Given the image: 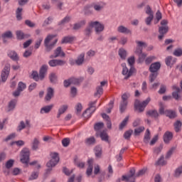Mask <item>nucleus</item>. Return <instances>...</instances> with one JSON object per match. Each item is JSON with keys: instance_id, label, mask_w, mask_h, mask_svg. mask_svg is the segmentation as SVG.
Returning a JSON list of instances; mask_svg holds the SVG:
<instances>
[{"instance_id": "nucleus-19", "label": "nucleus", "mask_w": 182, "mask_h": 182, "mask_svg": "<svg viewBox=\"0 0 182 182\" xmlns=\"http://www.w3.org/2000/svg\"><path fill=\"white\" fill-rule=\"evenodd\" d=\"M96 102L97 101H94V102H91L89 104V107L82 113V116L83 117H87L86 116V113L88 112L89 110H90V109H93L92 112H89V114H92V113H94L96 111V107H95V105H96Z\"/></svg>"}, {"instance_id": "nucleus-26", "label": "nucleus", "mask_w": 182, "mask_h": 182, "mask_svg": "<svg viewBox=\"0 0 182 182\" xmlns=\"http://www.w3.org/2000/svg\"><path fill=\"white\" fill-rule=\"evenodd\" d=\"M8 56L10 58V59H11V60H19V56L18 55V53H16L14 50L9 51L8 53Z\"/></svg>"}, {"instance_id": "nucleus-27", "label": "nucleus", "mask_w": 182, "mask_h": 182, "mask_svg": "<svg viewBox=\"0 0 182 182\" xmlns=\"http://www.w3.org/2000/svg\"><path fill=\"white\" fill-rule=\"evenodd\" d=\"M85 144H87V146H93L96 144V138H95V136H90L89 138H87L85 140Z\"/></svg>"}, {"instance_id": "nucleus-32", "label": "nucleus", "mask_w": 182, "mask_h": 182, "mask_svg": "<svg viewBox=\"0 0 182 182\" xmlns=\"http://www.w3.org/2000/svg\"><path fill=\"white\" fill-rule=\"evenodd\" d=\"M68 107H69L66 105H62L58 109V113L57 114V118L59 119V117H60V115L63 114V113H65L66 112V110H68Z\"/></svg>"}, {"instance_id": "nucleus-29", "label": "nucleus", "mask_w": 182, "mask_h": 182, "mask_svg": "<svg viewBox=\"0 0 182 182\" xmlns=\"http://www.w3.org/2000/svg\"><path fill=\"white\" fill-rule=\"evenodd\" d=\"M85 25H86V20H82L79 23H75L73 29H74V31H77L82 26H85Z\"/></svg>"}, {"instance_id": "nucleus-64", "label": "nucleus", "mask_w": 182, "mask_h": 182, "mask_svg": "<svg viewBox=\"0 0 182 182\" xmlns=\"http://www.w3.org/2000/svg\"><path fill=\"white\" fill-rule=\"evenodd\" d=\"M26 88V84L22 82H19L18 85V88L20 91L23 92V90L24 89Z\"/></svg>"}, {"instance_id": "nucleus-21", "label": "nucleus", "mask_w": 182, "mask_h": 182, "mask_svg": "<svg viewBox=\"0 0 182 182\" xmlns=\"http://www.w3.org/2000/svg\"><path fill=\"white\" fill-rule=\"evenodd\" d=\"M91 23H96L93 26V28H95V32L97 33H99L100 32H103V31L105 30V26L99 23L98 21H91Z\"/></svg>"}, {"instance_id": "nucleus-12", "label": "nucleus", "mask_w": 182, "mask_h": 182, "mask_svg": "<svg viewBox=\"0 0 182 182\" xmlns=\"http://www.w3.org/2000/svg\"><path fill=\"white\" fill-rule=\"evenodd\" d=\"M172 89L173 90H175L172 92V97L177 102H178V100H182L181 96L179 94L180 92H181L180 87H177L176 85H173Z\"/></svg>"}, {"instance_id": "nucleus-57", "label": "nucleus", "mask_w": 182, "mask_h": 182, "mask_svg": "<svg viewBox=\"0 0 182 182\" xmlns=\"http://www.w3.org/2000/svg\"><path fill=\"white\" fill-rule=\"evenodd\" d=\"M70 19H72V18L67 16L59 23V25H65V23H68V22H70Z\"/></svg>"}, {"instance_id": "nucleus-41", "label": "nucleus", "mask_w": 182, "mask_h": 182, "mask_svg": "<svg viewBox=\"0 0 182 182\" xmlns=\"http://www.w3.org/2000/svg\"><path fill=\"white\" fill-rule=\"evenodd\" d=\"M83 62H85V53H81L75 60V63L80 66Z\"/></svg>"}, {"instance_id": "nucleus-56", "label": "nucleus", "mask_w": 182, "mask_h": 182, "mask_svg": "<svg viewBox=\"0 0 182 182\" xmlns=\"http://www.w3.org/2000/svg\"><path fill=\"white\" fill-rule=\"evenodd\" d=\"M181 173H182V166H179L176 169L173 176L176 178L180 177V176H181Z\"/></svg>"}, {"instance_id": "nucleus-53", "label": "nucleus", "mask_w": 182, "mask_h": 182, "mask_svg": "<svg viewBox=\"0 0 182 182\" xmlns=\"http://www.w3.org/2000/svg\"><path fill=\"white\" fill-rule=\"evenodd\" d=\"M159 113L161 115L166 114V108L164 107V105H163V103L159 104Z\"/></svg>"}, {"instance_id": "nucleus-60", "label": "nucleus", "mask_w": 182, "mask_h": 182, "mask_svg": "<svg viewBox=\"0 0 182 182\" xmlns=\"http://www.w3.org/2000/svg\"><path fill=\"white\" fill-rule=\"evenodd\" d=\"M173 54L174 55V56H176L178 58H179L180 56H182V48L175 49Z\"/></svg>"}, {"instance_id": "nucleus-62", "label": "nucleus", "mask_w": 182, "mask_h": 182, "mask_svg": "<svg viewBox=\"0 0 182 182\" xmlns=\"http://www.w3.org/2000/svg\"><path fill=\"white\" fill-rule=\"evenodd\" d=\"M62 144L63 147H68L70 144V139L69 138H65L62 140Z\"/></svg>"}, {"instance_id": "nucleus-38", "label": "nucleus", "mask_w": 182, "mask_h": 182, "mask_svg": "<svg viewBox=\"0 0 182 182\" xmlns=\"http://www.w3.org/2000/svg\"><path fill=\"white\" fill-rule=\"evenodd\" d=\"M49 80L50 83H53V85L56 84L58 82V75H56V73H50L49 75Z\"/></svg>"}, {"instance_id": "nucleus-49", "label": "nucleus", "mask_w": 182, "mask_h": 182, "mask_svg": "<svg viewBox=\"0 0 182 182\" xmlns=\"http://www.w3.org/2000/svg\"><path fill=\"white\" fill-rule=\"evenodd\" d=\"M143 132H144V127H139L134 129V136H140V134L143 133Z\"/></svg>"}, {"instance_id": "nucleus-31", "label": "nucleus", "mask_w": 182, "mask_h": 182, "mask_svg": "<svg viewBox=\"0 0 182 182\" xmlns=\"http://www.w3.org/2000/svg\"><path fill=\"white\" fill-rule=\"evenodd\" d=\"M73 41H75V37L68 36L63 37V38L61 41V43H72Z\"/></svg>"}, {"instance_id": "nucleus-40", "label": "nucleus", "mask_w": 182, "mask_h": 182, "mask_svg": "<svg viewBox=\"0 0 182 182\" xmlns=\"http://www.w3.org/2000/svg\"><path fill=\"white\" fill-rule=\"evenodd\" d=\"M53 109V105H48L44 107H42L41 109V113H49Z\"/></svg>"}, {"instance_id": "nucleus-36", "label": "nucleus", "mask_w": 182, "mask_h": 182, "mask_svg": "<svg viewBox=\"0 0 182 182\" xmlns=\"http://www.w3.org/2000/svg\"><path fill=\"white\" fill-rule=\"evenodd\" d=\"M70 80L71 82V85H80V83L83 82V77H80V78L71 77L70 78Z\"/></svg>"}, {"instance_id": "nucleus-37", "label": "nucleus", "mask_w": 182, "mask_h": 182, "mask_svg": "<svg viewBox=\"0 0 182 182\" xmlns=\"http://www.w3.org/2000/svg\"><path fill=\"white\" fill-rule=\"evenodd\" d=\"M95 154L97 159L102 157V147L97 146L94 149Z\"/></svg>"}, {"instance_id": "nucleus-1", "label": "nucleus", "mask_w": 182, "mask_h": 182, "mask_svg": "<svg viewBox=\"0 0 182 182\" xmlns=\"http://www.w3.org/2000/svg\"><path fill=\"white\" fill-rule=\"evenodd\" d=\"M127 60H128L129 65H131V68L129 70L126 66V63H124L122 64V74L123 75V76H125L124 77L125 80H127V79L131 77V76H133V73H136V68H134V67H132L133 65H134V62H136L134 56L130 57L129 58H128Z\"/></svg>"}, {"instance_id": "nucleus-18", "label": "nucleus", "mask_w": 182, "mask_h": 182, "mask_svg": "<svg viewBox=\"0 0 182 182\" xmlns=\"http://www.w3.org/2000/svg\"><path fill=\"white\" fill-rule=\"evenodd\" d=\"M146 116H149V117H152L153 119L157 120L160 116V114H159L157 109H150L146 112Z\"/></svg>"}, {"instance_id": "nucleus-10", "label": "nucleus", "mask_w": 182, "mask_h": 182, "mask_svg": "<svg viewBox=\"0 0 182 182\" xmlns=\"http://www.w3.org/2000/svg\"><path fill=\"white\" fill-rule=\"evenodd\" d=\"M11 72V65L6 64L4 69L1 70V82H6L8 80V76H9V73Z\"/></svg>"}, {"instance_id": "nucleus-48", "label": "nucleus", "mask_w": 182, "mask_h": 182, "mask_svg": "<svg viewBox=\"0 0 182 182\" xmlns=\"http://www.w3.org/2000/svg\"><path fill=\"white\" fill-rule=\"evenodd\" d=\"M127 122H129V117H126L124 120L119 124V130H123L124 127L127 125Z\"/></svg>"}, {"instance_id": "nucleus-58", "label": "nucleus", "mask_w": 182, "mask_h": 182, "mask_svg": "<svg viewBox=\"0 0 182 182\" xmlns=\"http://www.w3.org/2000/svg\"><path fill=\"white\" fill-rule=\"evenodd\" d=\"M103 95V87H97V92L95 93V96H98V97H100V95Z\"/></svg>"}, {"instance_id": "nucleus-7", "label": "nucleus", "mask_w": 182, "mask_h": 182, "mask_svg": "<svg viewBox=\"0 0 182 182\" xmlns=\"http://www.w3.org/2000/svg\"><path fill=\"white\" fill-rule=\"evenodd\" d=\"M31 156V151L29 149L24 148L21 151V161L23 164H28L29 163V157Z\"/></svg>"}, {"instance_id": "nucleus-45", "label": "nucleus", "mask_w": 182, "mask_h": 182, "mask_svg": "<svg viewBox=\"0 0 182 182\" xmlns=\"http://www.w3.org/2000/svg\"><path fill=\"white\" fill-rule=\"evenodd\" d=\"M39 143L40 142L38 138H35L32 142V146H31L32 150H38L39 147Z\"/></svg>"}, {"instance_id": "nucleus-43", "label": "nucleus", "mask_w": 182, "mask_h": 182, "mask_svg": "<svg viewBox=\"0 0 182 182\" xmlns=\"http://www.w3.org/2000/svg\"><path fill=\"white\" fill-rule=\"evenodd\" d=\"M119 55L120 56L121 59L124 60L127 56V52L124 48H120L119 50Z\"/></svg>"}, {"instance_id": "nucleus-5", "label": "nucleus", "mask_w": 182, "mask_h": 182, "mask_svg": "<svg viewBox=\"0 0 182 182\" xmlns=\"http://www.w3.org/2000/svg\"><path fill=\"white\" fill-rule=\"evenodd\" d=\"M51 160L47 163L46 166L48 168L46 170V173H50L52 171V167H55L58 163H59V154L54 152L50 154Z\"/></svg>"}, {"instance_id": "nucleus-35", "label": "nucleus", "mask_w": 182, "mask_h": 182, "mask_svg": "<svg viewBox=\"0 0 182 182\" xmlns=\"http://www.w3.org/2000/svg\"><path fill=\"white\" fill-rule=\"evenodd\" d=\"M174 129L176 133L181 132L182 122L180 120H177L174 124Z\"/></svg>"}, {"instance_id": "nucleus-34", "label": "nucleus", "mask_w": 182, "mask_h": 182, "mask_svg": "<svg viewBox=\"0 0 182 182\" xmlns=\"http://www.w3.org/2000/svg\"><path fill=\"white\" fill-rule=\"evenodd\" d=\"M16 106V100H12L9 102L7 112H11Z\"/></svg>"}, {"instance_id": "nucleus-63", "label": "nucleus", "mask_w": 182, "mask_h": 182, "mask_svg": "<svg viewBox=\"0 0 182 182\" xmlns=\"http://www.w3.org/2000/svg\"><path fill=\"white\" fill-rule=\"evenodd\" d=\"M154 18V15L151 14L150 16H149L145 20L146 25L150 26L151 24V21H153Z\"/></svg>"}, {"instance_id": "nucleus-8", "label": "nucleus", "mask_w": 182, "mask_h": 182, "mask_svg": "<svg viewBox=\"0 0 182 182\" xmlns=\"http://www.w3.org/2000/svg\"><path fill=\"white\" fill-rule=\"evenodd\" d=\"M134 173H136V169L134 168H132L129 170V173L128 175L122 176V181L126 182H136V178L134 177Z\"/></svg>"}, {"instance_id": "nucleus-17", "label": "nucleus", "mask_w": 182, "mask_h": 182, "mask_svg": "<svg viewBox=\"0 0 182 182\" xmlns=\"http://www.w3.org/2000/svg\"><path fill=\"white\" fill-rule=\"evenodd\" d=\"M167 32H168V26H166L159 27V33L160 35L158 36L159 41H161V39L164 38V35H166Z\"/></svg>"}, {"instance_id": "nucleus-15", "label": "nucleus", "mask_w": 182, "mask_h": 182, "mask_svg": "<svg viewBox=\"0 0 182 182\" xmlns=\"http://www.w3.org/2000/svg\"><path fill=\"white\" fill-rule=\"evenodd\" d=\"M54 96H55V90H53V88L50 87L47 88V93L44 98L46 102H50V100H52V97H53Z\"/></svg>"}, {"instance_id": "nucleus-2", "label": "nucleus", "mask_w": 182, "mask_h": 182, "mask_svg": "<svg viewBox=\"0 0 182 182\" xmlns=\"http://www.w3.org/2000/svg\"><path fill=\"white\" fill-rule=\"evenodd\" d=\"M49 69V67L48 65H43L40 70H39V73L38 71H33L31 76L36 82H39V80H43L45 79L47 73H48V70Z\"/></svg>"}, {"instance_id": "nucleus-54", "label": "nucleus", "mask_w": 182, "mask_h": 182, "mask_svg": "<svg viewBox=\"0 0 182 182\" xmlns=\"http://www.w3.org/2000/svg\"><path fill=\"white\" fill-rule=\"evenodd\" d=\"M153 60H156V56L151 55L145 59V64L146 65H150Z\"/></svg>"}, {"instance_id": "nucleus-16", "label": "nucleus", "mask_w": 182, "mask_h": 182, "mask_svg": "<svg viewBox=\"0 0 182 182\" xmlns=\"http://www.w3.org/2000/svg\"><path fill=\"white\" fill-rule=\"evenodd\" d=\"M163 139L166 144H168L173 140V132L166 131L163 136Z\"/></svg>"}, {"instance_id": "nucleus-46", "label": "nucleus", "mask_w": 182, "mask_h": 182, "mask_svg": "<svg viewBox=\"0 0 182 182\" xmlns=\"http://www.w3.org/2000/svg\"><path fill=\"white\" fill-rule=\"evenodd\" d=\"M22 8H18L16 11V18L17 21H22Z\"/></svg>"}, {"instance_id": "nucleus-14", "label": "nucleus", "mask_w": 182, "mask_h": 182, "mask_svg": "<svg viewBox=\"0 0 182 182\" xmlns=\"http://www.w3.org/2000/svg\"><path fill=\"white\" fill-rule=\"evenodd\" d=\"M136 43L137 44V46L135 50V53H136V55H140L143 53V46H144V48H146L147 44H146L145 42L139 41H136Z\"/></svg>"}, {"instance_id": "nucleus-20", "label": "nucleus", "mask_w": 182, "mask_h": 182, "mask_svg": "<svg viewBox=\"0 0 182 182\" xmlns=\"http://www.w3.org/2000/svg\"><path fill=\"white\" fill-rule=\"evenodd\" d=\"M95 25H96V23H92V22L89 23V26H87L84 31L85 36H87L88 38L89 36H90L93 31V26Z\"/></svg>"}, {"instance_id": "nucleus-3", "label": "nucleus", "mask_w": 182, "mask_h": 182, "mask_svg": "<svg viewBox=\"0 0 182 182\" xmlns=\"http://www.w3.org/2000/svg\"><path fill=\"white\" fill-rule=\"evenodd\" d=\"M160 68H161V64L160 62L153 63L149 66V72H151V74L149 75V82L151 83H153V82L157 79Z\"/></svg>"}, {"instance_id": "nucleus-39", "label": "nucleus", "mask_w": 182, "mask_h": 182, "mask_svg": "<svg viewBox=\"0 0 182 182\" xmlns=\"http://www.w3.org/2000/svg\"><path fill=\"white\" fill-rule=\"evenodd\" d=\"M150 129H147L146 130L145 134H144V143H145V144H149V141H150Z\"/></svg>"}, {"instance_id": "nucleus-59", "label": "nucleus", "mask_w": 182, "mask_h": 182, "mask_svg": "<svg viewBox=\"0 0 182 182\" xmlns=\"http://www.w3.org/2000/svg\"><path fill=\"white\" fill-rule=\"evenodd\" d=\"M75 164L77 167H79V168H85V162L78 161L77 159H75Z\"/></svg>"}, {"instance_id": "nucleus-24", "label": "nucleus", "mask_w": 182, "mask_h": 182, "mask_svg": "<svg viewBox=\"0 0 182 182\" xmlns=\"http://www.w3.org/2000/svg\"><path fill=\"white\" fill-rule=\"evenodd\" d=\"M165 116L169 119H176V117H177V114L174 110L166 109Z\"/></svg>"}, {"instance_id": "nucleus-9", "label": "nucleus", "mask_w": 182, "mask_h": 182, "mask_svg": "<svg viewBox=\"0 0 182 182\" xmlns=\"http://www.w3.org/2000/svg\"><path fill=\"white\" fill-rule=\"evenodd\" d=\"M129 97H130V94L124 93L122 96V101L119 105V110L121 113H123L126 109H127V100H129Z\"/></svg>"}, {"instance_id": "nucleus-47", "label": "nucleus", "mask_w": 182, "mask_h": 182, "mask_svg": "<svg viewBox=\"0 0 182 182\" xmlns=\"http://www.w3.org/2000/svg\"><path fill=\"white\" fill-rule=\"evenodd\" d=\"M146 171H147V168H144L138 171L137 173H134V178H136V177H141V176H144L146 174Z\"/></svg>"}, {"instance_id": "nucleus-52", "label": "nucleus", "mask_w": 182, "mask_h": 182, "mask_svg": "<svg viewBox=\"0 0 182 182\" xmlns=\"http://www.w3.org/2000/svg\"><path fill=\"white\" fill-rule=\"evenodd\" d=\"M132 134H133L132 129H129L125 132V133L124 134V139H125L126 140H129V139H130V137L132 136Z\"/></svg>"}, {"instance_id": "nucleus-25", "label": "nucleus", "mask_w": 182, "mask_h": 182, "mask_svg": "<svg viewBox=\"0 0 182 182\" xmlns=\"http://www.w3.org/2000/svg\"><path fill=\"white\" fill-rule=\"evenodd\" d=\"M13 35H12V32L9 31L5 32L4 33H3L1 35V38L3 39V42L4 43H6V39H11L12 38Z\"/></svg>"}, {"instance_id": "nucleus-55", "label": "nucleus", "mask_w": 182, "mask_h": 182, "mask_svg": "<svg viewBox=\"0 0 182 182\" xmlns=\"http://www.w3.org/2000/svg\"><path fill=\"white\" fill-rule=\"evenodd\" d=\"M15 163V161L14 159H9L6 163V168L8 169L12 168L14 167V164Z\"/></svg>"}, {"instance_id": "nucleus-42", "label": "nucleus", "mask_w": 182, "mask_h": 182, "mask_svg": "<svg viewBox=\"0 0 182 182\" xmlns=\"http://www.w3.org/2000/svg\"><path fill=\"white\" fill-rule=\"evenodd\" d=\"M16 38L18 41H22L26 38V35L22 31H17L16 32Z\"/></svg>"}, {"instance_id": "nucleus-28", "label": "nucleus", "mask_w": 182, "mask_h": 182, "mask_svg": "<svg viewBox=\"0 0 182 182\" xmlns=\"http://www.w3.org/2000/svg\"><path fill=\"white\" fill-rule=\"evenodd\" d=\"M102 117L106 120L107 129H112V121L110 120V117L107 114H102Z\"/></svg>"}, {"instance_id": "nucleus-23", "label": "nucleus", "mask_w": 182, "mask_h": 182, "mask_svg": "<svg viewBox=\"0 0 182 182\" xmlns=\"http://www.w3.org/2000/svg\"><path fill=\"white\" fill-rule=\"evenodd\" d=\"M176 62H177V58H173V56H168L165 59L166 66H170V68H171V66H173Z\"/></svg>"}, {"instance_id": "nucleus-51", "label": "nucleus", "mask_w": 182, "mask_h": 182, "mask_svg": "<svg viewBox=\"0 0 182 182\" xmlns=\"http://www.w3.org/2000/svg\"><path fill=\"white\" fill-rule=\"evenodd\" d=\"M174 150H176V147L171 148L166 153L165 159H168L171 156H173V153H174Z\"/></svg>"}, {"instance_id": "nucleus-61", "label": "nucleus", "mask_w": 182, "mask_h": 182, "mask_svg": "<svg viewBox=\"0 0 182 182\" xmlns=\"http://www.w3.org/2000/svg\"><path fill=\"white\" fill-rule=\"evenodd\" d=\"M26 127L25 122L23 121L20 122V124L18 126L17 132H22L23 129Z\"/></svg>"}, {"instance_id": "nucleus-6", "label": "nucleus", "mask_w": 182, "mask_h": 182, "mask_svg": "<svg viewBox=\"0 0 182 182\" xmlns=\"http://www.w3.org/2000/svg\"><path fill=\"white\" fill-rule=\"evenodd\" d=\"M55 36L53 35H48L44 40V46L46 48V52L49 53L52 50V49H53V48H55V45H56L58 40H55L53 43H50V41H52V39H53Z\"/></svg>"}, {"instance_id": "nucleus-4", "label": "nucleus", "mask_w": 182, "mask_h": 182, "mask_svg": "<svg viewBox=\"0 0 182 182\" xmlns=\"http://www.w3.org/2000/svg\"><path fill=\"white\" fill-rule=\"evenodd\" d=\"M150 102H151V98H150V97L146 98V100H144L142 102L139 100H135L134 105L135 110H138L139 113L144 112V109H146V107L150 103Z\"/></svg>"}, {"instance_id": "nucleus-13", "label": "nucleus", "mask_w": 182, "mask_h": 182, "mask_svg": "<svg viewBox=\"0 0 182 182\" xmlns=\"http://www.w3.org/2000/svg\"><path fill=\"white\" fill-rule=\"evenodd\" d=\"M65 63H66V61L63 60H56V59L50 60L48 62V65L51 68H55V66H63V65H65Z\"/></svg>"}, {"instance_id": "nucleus-44", "label": "nucleus", "mask_w": 182, "mask_h": 182, "mask_svg": "<svg viewBox=\"0 0 182 182\" xmlns=\"http://www.w3.org/2000/svg\"><path fill=\"white\" fill-rule=\"evenodd\" d=\"M103 127H105V124L103 122H97L94 125L95 132H100Z\"/></svg>"}, {"instance_id": "nucleus-50", "label": "nucleus", "mask_w": 182, "mask_h": 182, "mask_svg": "<svg viewBox=\"0 0 182 182\" xmlns=\"http://www.w3.org/2000/svg\"><path fill=\"white\" fill-rule=\"evenodd\" d=\"M139 55V63H143V62H144L146 60V58H147V54L142 53L141 54H138Z\"/></svg>"}, {"instance_id": "nucleus-30", "label": "nucleus", "mask_w": 182, "mask_h": 182, "mask_svg": "<svg viewBox=\"0 0 182 182\" xmlns=\"http://www.w3.org/2000/svg\"><path fill=\"white\" fill-rule=\"evenodd\" d=\"M100 137H101L102 141L110 143V141H109V135H107V132H106V131L101 132L100 134Z\"/></svg>"}, {"instance_id": "nucleus-22", "label": "nucleus", "mask_w": 182, "mask_h": 182, "mask_svg": "<svg viewBox=\"0 0 182 182\" xmlns=\"http://www.w3.org/2000/svg\"><path fill=\"white\" fill-rule=\"evenodd\" d=\"M117 32L119 33H124L125 35H132V31L124 26H119L117 28Z\"/></svg>"}, {"instance_id": "nucleus-33", "label": "nucleus", "mask_w": 182, "mask_h": 182, "mask_svg": "<svg viewBox=\"0 0 182 182\" xmlns=\"http://www.w3.org/2000/svg\"><path fill=\"white\" fill-rule=\"evenodd\" d=\"M167 161L164 160V155L161 156V157L155 163V166H166Z\"/></svg>"}, {"instance_id": "nucleus-11", "label": "nucleus", "mask_w": 182, "mask_h": 182, "mask_svg": "<svg viewBox=\"0 0 182 182\" xmlns=\"http://www.w3.org/2000/svg\"><path fill=\"white\" fill-rule=\"evenodd\" d=\"M65 58L66 56V53L62 50V47H58L54 50V54L50 55V59H56V58Z\"/></svg>"}]
</instances>
